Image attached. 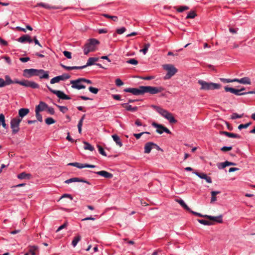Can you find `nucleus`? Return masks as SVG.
Instances as JSON below:
<instances>
[{
	"label": "nucleus",
	"mask_w": 255,
	"mask_h": 255,
	"mask_svg": "<svg viewBox=\"0 0 255 255\" xmlns=\"http://www.w3.org/2000/svg\"><path fill=\"white\" fill-rule=\"evenodd\" d=\"M152 107L159 114L168 120L171 124H175L177 123V120H175L172 114L167 110L156 106H153Z\"/></svg>",
	"instance_id": "1"
},
{
	"label": "nucleus",
	"mask_w": 255,
	"mask_h": 255,
	"mask_svg": "<svg viewBox=\"0 0 255 255\" xmlns=\"http://www.w3.org/2000/svg\"><path fill=\"white\" fill-rule=\"evenodd\" d=\"M198 83L201 85L200 90H213L219 89L221 87V85L212 82H207L202 80H199Z\"/></svg>",
	"instance_id": "2"
},
{
	"label": "nucleus",
	"mask_w": 255,
	"mask_h": 255,
	"mask_svg": "<svg viewBox=\"0 0 255 255\" xmlns=\"http://www.w3.org/2000/svg\"><path fill=\"white\" fill-rule=\"evenodd\" d=\"M100 42L96 39L92 38L89 40V42L87 43L84 49V53L85 55H87L90 52L95 50L96 46L98 45Z\"/></svg>",
	"instance_id": "3"
},
{
	"label": "nucleus",
	"mask_w": 255,
	"mask_h": 255,
	"mask_svg": "<svg viewBox=\"0 0 255 255\" xmlns=\"http://www.w3.org/2000/svg\"><path fill=\"white\" fill-rule=\"evenodd\" d=\"M142 94L149 93L150 94H155L164 91V89L162 87H151L141 86Z\"/></svg>",
	"instance_id": "4"
},
{
	"label": "nucleus",
	"mask_w": 255,
	"mask_h": 255,
	"mask_svg": "<svg viewBox=\"0 0 255 255\" xmlns=\"http://www.w3.org/2000/svg\"><path fill=\"white\" fill-rule=\"evenodd\" d=\"M163 68L167 71V73L164 77V79H170L177 72V69L172 64L164 65Z\"/></svg>",
	"instance_id": "5"
},
{
	"label": "nucleus",
	"mask_w": 255,
	"mask_h": 255,
	"mask_svg": "<svg viewBox=\"0 0 255 255\" xmlns=\"http://www.w3.org/2000/svg\"><path fill=\"white\" fill-rule=\"evenodd\" d=\"M21 119L19 118H13L10 122V128L12 129L13 134L16 133L19 130V124L21 122Z\"/></svg>",
	"instance_id": "6"
},
{
	"label": "nucleus",
	"mask_w": 255,
	"mask_h": 255,
	"mask_svg": "<svg viewBox=\"0 0 255 255\" xmlns=\"http://www.w3.org/2000/svg\"><path fill=\"white\" fill-rule=\"evenodd\" d=\"M84 82L82 81V78H78L75 80H71L70 84L72 88L80 90L85 89L86 86L83 84Z\"/></svg>",
	"instance_id": "7"
},
{
	"label": "nucleus",
	"mask_w": 255,
	"mask_h": 255,
	"mask_svg": "<svg viewBox=\"0 0 255 255\" xmlns=\"http://www.w3.org/2000/svg\"><path fill=\"white\" fill-rule=\"evenodd\" d=\"M47 87L48 90L52 92L53 94H55L59 98L62 100H69L70 97L66 95L63 92L58 90H55L52 89L50 87L47 85Z\"/></svg>",
	"instance_id": "8"
},
{
	"label": "nucleus",
	"mask_w": 255,
	"mask_h": 255,
	"mask_svg": "<svg viewBox=\"0 0 255 255\" xmlns=\"http://www.w3.org/2000/svg\"><path fill=\"white\" fill-rule=\"evenodd\" d=\"M21 85L25 87H30L32 89H38L39 87V85L37 83L27 80H22Z\"/></svg>",
	"instance_id": "9"
},
{
	"label": "nucleus",
	"mask_w": 255,
	"mask_h": 255,
	"mask_svg": "<svg viewBox=\"0 0 255 255\" xmlns=\"http://www.w3.org/2000/svg\"><path fill=\"white\" fill-rule=\"evenodd\" d=\"M70 76L67 74H63L62 75L54 77L50 80V83L51 84L58 83L60 81H64L65 80L69 79Z\"/></svg>",
	"instance_id": "10"
},
{
	"label": "nucleus",
	"mask_w": 255,
	"mask_h": 255,
	"mask_svg": "<svg viewBox=\"0 0 255 255\" xmlns=\"http://www.w3.org/2000/svg\"><path fill=\"white\" fill-rule=\"evenodd\" d=\"M125 92L131 93L134 95H142V91L141 89V86H139L138 88H128L125 89L124 90Z\"/></svg>",
	"instance_id": "11"
},
{
	"label": "nucleus",
	"mask_w": 255,
	"mask_h": 255,
	"mask_svg": "<svg viewBox=\"0 0 255 255\" xmlns=\"http://www.w3.org/2000/svg\"><path fill=\"white\" fill-rule=\"evenodd\" d=\"M38 69H25L23 70V75L27 78H30L33 76H36Z\"/></svg>",
	"instance_id": "12"
},
{
	"label": "nucleus",
	"mask_w": 255,
	"mask_h": 255,
	"mask_svg": "<svg viewBox=\"0 0 255 255\" xmlns=\"http://www.w3.org/2000/svg\"><path fill=\"white\" fill-rule=\"evenodd\" d=\"M68 165L73 166L76 167L78 168H83L85 167H89V168H95L96 167L94 165H91L88 164H82L78 162H73L69 163L68 164Z\"/></svg>",
	"instance_id": "13"
},
{
	"label": "nucleus",
	"mask_w": 255,
	"mask_h": 255,
	"mask_svg": "<svg viewBox=\"0 0 255 255\" xmlns=\"http://www.w3.org/2000/svg\"><path fill=\"white\" fill-rule=\"evenodd\" d=\"M4 78L5 80L0 78V88L11 84V79L8 75L5 76Z\"/></svg>",
	"instance_id": "14"
},
{
	"label": "nucleus",
	"mask_w": 255,
	"mask_h": 255,
	"mask_svg": "<svg viewBox=\"0 0 255 255\" xmlns=\"http://www.w3.org/2000/svg\"><path fill=\"white\" fill-rule=\"evenodd\" d=\"M36 76H38L40 79H48L49 77V72L44 71L43 69H38Z\"/></svg>",
	"instance_id": "15"
},
{
	"label": "nucleus",
	"mask_w": 255,
	"mask_h": 255,
	"mask_svg": "<svg viewBox=\"0 0 255 255\" xmlns=\"http://www.w3.org/2000/svg\"><path fill=\"white\" fill-rule=\"evenodd\" d=\"M193 173L198 176L199 178L206 180L207 182L209 183H212L211 178L210 177L208 176L206 174L203 173H199L197 171L193 172Z\"/></svg>",
	"instance_id": "16"
},
{
	"label": "nucleus",
	"mask_w": 255,
	"mask_h": 255,
	"mask_svg": "<svg viewBox=\"0 0 255 255\" xmlns=\"http://www.w3.org/2000/svg\"><path fill=\"white\" fill-rule=\"evenodd\" d=\"M17 40L20 43L28 42L30 43L32 42V39L31 38V37L29 35L26 34L23 35L18 38Z\"/></svg>",
	"instance_id": "17"
},
{
	"label": "nucleus",
	"mask_w": 255,
	"mask_h": 255,
	"mask_svg": "<svg viewBox=\"0 0 255 255\" xmlns=\"http://www.w3.org/2000/svg\"><path fill=\"white\" fill-rule=\"evenodd\" d=\"M204 216L205 218H206L211 221L216 222L219 223H222L223 222L222 215L214 217V216H209V215H205Z\"/></svg>",
	"instance_id": "18"
},
{
	"label": "nucleus",
	"mask_w": 255,
	"mask_h": 255,
	"mask_svg": "<svg viewBox=\"0 0 255 255\" xmlns=\"http://www.w3.org/2000/svg\"><path fill=\"white\" fill-rule=\"evenodd\" d=\"M95 173L107 179H110L113 177V175L112 173L105 170L97 171Z\"/></svg>",
	"instance_id": "19"
},
{
	"label": "nucleus",
	"mask_w": 255,
	"mask_h": 255,
	"mask_svg": "<svg viewBox=\"0 0 255 255\" xmlns=\"http://www.w3.org/2000/svg\"><path fill=\"white\" fill-rule=\"evenodd\" d=\"M152 126L155 128H160L163 130V132L164 131L167 133H171V131L166 127L162 125L158 124L155 122L152 123Z\"/></svg>",
	"instance_id": "20"
},
{
	"label": "nucleus",
	"mask_w": 255,
	"mask_h": 255,
	"mask_svg": "<svg viewBox=\"0 0 255 255\" xmlns=\"http://www.w3.org/2000/svg\"><path fill=\"white\" fill-rule=\"evenodd\" d=\"M220 133L221 134H224V135H225L229 137H232V138H241V136L239 135V134H236V133H231V132H227V131H221L220 132Z\"/></svg>",
	"instance_id": "21"
},
{
	"label": "nucleus",
	"mask_w": 255,
	"mask_h": 255,
	"mask_svg": "<svg viewBox=\"0 0 255 255\" xmlns=\"http://www.w3.org/2000/svg\"><path fill=\"white\" fill-rule=\"evenodd\" d=\"M29 112L28 109L21 108L18 111V117L20 119H22L24 116L27 115Z\"/></svg>",
	"instance_id": "22"
},
{
	"label": "nucleus",
	"mask_w": 255,
	"mask_h": 255,
	"mask_svg": "<svg viewBox=\"0 0 255 255\" xmlns=\"http://www.w3.org/2000/svg\"><path fill=\"white\" fill-rule=\"evenodd\" d=\"M48 108V105L44 102H40L39 104L36 106L35 110H37L38 112H41L45 110Z\"/></svg>",
	"instance_id": "23"
},
{
	"label": "nucleus",
	"mask_w": 255,
	"mask_h": 255,
	"mask_svg": "<svg viewBox=\"0 0 255 255\" xmlns=\"http://www.w3.org/2000/svg\"><path fill=\"white\" fill-rule=\"evenodd\" d=\"M36 6H41L46 9H58V7L56 6H52L49 4L43 3V2H39L37 3Z\"/></svg>",
	"instance_id": "24"
},
{
	"label": "nucleus",
	"mask_w": 255,
	"mask_h": 255,
	"mask_svg": "<svg viewBox=\"0 0 255 255\" xmlns=\"http://www.w3.org/2000/svg\"><path fill=\"white\" fill-rule=\"evenodd\" d=\"M152 148H153V142H147L145 144L144 146V152L145 153H149L150 152Z\"/></svg>",
	"instance_id": "25"
},
{
	"label": "nucleus",
	"mask_w": 255,
	"mask_h": 255,
	"mask_svg": "<svg viewBox=\"0 0 255 255\" xmlns=\"http://www.w3.org/2000/svg\"><path fill=\"white\" fill-rule=\"evenodd\" d=\"M29 253L31 255H37L38 253V248L37 246H33L29 247Z\"/></svg>",
	"instance_id": "26"
},
{
	"label": "nucleus",
	"mask_w": 255,
	"mask_h": 255,
	"mask_svg": "<svg viewBox=\"0 0 255 255\" xmlns=\"http://www.w3.org/2000/svg\"><path fill=\"white\" fill-rule=\"evenodd\" d=\"M99 58L98 57H90L88 59L86 64L85 65V67L91 66L94 64L95 62L98 61Z\"/></svg>",
	"instance_id": "27"
},
{
	"label": "nucleus",
	"mask_w": 255,
	"mask_h": 255,
	"mask_svg": "<svg viewBox=\"0 0 255 255\" xmlns=\"http://www.w3.org/2000/svg\"><path fill=\"white\" fill-rule=\"evenodd\" d=\"M112 138L114 141L116 143V144L119 145L120 147L122 146L123 143L121 141V140L120 137L117 134H113L112 136Z\"/></svg>",
	"instance_id": "28"
},
{
	"label": "nucleus",
	"mask_w": 255,
	"mask_h": 255,
	"mask_svg": "<svg viewBox=\"0 0 255 255\" xmlns=\"http://www.w3.org/2000/svg\"><path fill=\"white\" fill-rule=\"evenodd\" d=\"M176 202L178 203L183 208L187 211H190V208L185 204L182 199H176Z\"/></svg>",
	"instance_id": "29"
},
{
	"label": "nucleus",
	"mask_w": 255,
	"mask_h": 255,
	"mask_svg": "<svg viewBox=\"0 0 255 255\" xmlns=\"http://www.w3.org/2000/svg\"><path fill=\"white\" fill-rule=\"evenodd\" d=\"M31 177V174L26 173L25 172H22L17 175L18 178L20 179H29Z\"/></svg>",
	"instance_id": "30"
},
{
	"label": "nucleus",
	"mask_w": 255,
	"mask_h": 255,
	"mask_svg": "<svg viewBox=\"0 0 255 255\" xmlns=\"http://www.w3.org/2000/svg\"><path fill=\"white\" fill-rule=\"evenodd\" d=\"M83 143L85 145L84 147L85 150H89L91 151H93L94 150V147L88 142L84 141Z\"/></svg>",
	"instance_id": "31"
},
{
	"label": "nucleus",
	"mask_w": 255,
	"mask_h": 255,
	"mask_svg": "<svg viewBox=\"0 0 255 255\" xmlns=\"http://www.w3.org/2000/svg\"><path fill=\"white\" fill-rule=\"evenodd\" d=\"M221 193L220 191H212L211 203H213L217 200L216 195Z\"/></svg>",
	"instance_id": "32"
},
{
	"label": "nucleus",
	"mask_w": 255,
	"mask_h": 255,
	"mask_svg": "<svg viewBox=\"0 0 255 255\" xmlns=\"http://www.w3.org/2000/svg\"><path fill=\"white\" fill-rule=\"evenodd\" d=\"M239 83L243 84H251V81L248 77H244L240 79Z\"/></svg>",
	"instance_id": "33"
},
{
	"label": "nucleus",
	"mask_w": 255,
	"mask_h": 255,
	"mask_svg": "<svg viewBox=\"0 0 255 255\" xmlns=\"http://www.w3.org/2000/svg\"><path fill=\"white\" fill-rule=\"evenodd\" d=\"M175 8L176 10L179 12H182L185 10H188L189 9V7L187 6H181L180 7H175Z\"/></svg>",
	"instance_id": "34"
},
{
	"label": "nucleus",
	"mask_w": 255,
	"mask_h": 255,
	"mask_svg": "<svg viewBox=\"0 0 255 255\" xmlns=\"http://www.w3.org/2000/svg\"><path fill=\"white\" fill-rule=\"evenodd\" d=\"M81 239V236L79 235L74 237L73 240L72 242V245L73 246L75 247L77 245V243L80 241Z\"/></svg>",
	"instance_id": "35"
},
{
	"label": "nucleus",
	"mask_w": 255,
	"mask_h": 255,
	"mask_svg": "<svg viewBox=\"0 0 255 255\" xmlns=\"http://www.w3.org/2000/svg\"><path fill=\"white\" fill-rule=\"evenodd\" d=\"M150 46V44L149 43L145 44L144 45L143 48L142 49L140 50L139 51L142 52L144 55L146 54Z\"/></svg>",
	"instance_id": "36"
},
{
	"label": "nucleus",
	"mask_w": 255,
	"mask_h": 255,
	"mask_svg": "<svg viewBox=\"0 0 255 255\" xmlns=\"http://www.w3.org/2000/svg\"><path fill=\"white\" fill-rule=\"evenodd\" d=\"M102 15L106 18L111 19L114 21H117L118 20V18L117 16H112V15H110L108 14H103Z\"/></svg>",
	"instance_id": "37"
},
{
	"label": "nucleus",
	"mask_w": 255,
	"mask_h": 255,
	"mask_svg": "<svg viewBox=\"0 0 255 255\" xmlns=\"http://www.w3.org/2000/svg\"><path fill=\"white\" fill-rule=\"evenodd\" d=\"M198 221L200 223H201L203 225H211L213 224L211 222L207 221V220H205L198 219Z\"/></svg>",
	"instance_id": "38"
},
{
	"label": "nucleus",
	"mask_w": 255,
	"mask_h": 255,
	"mask_svg": "<svg viewBox=\"0 0 255 255\" xmlns=\"http://www.w3.org/2000/svg\"><path fill=\"white\" fill-rule=\"evenodd\" d=\"M56 121L52 118H48L45 119V123L48 125H52L54 124Z\"/></svg>",
	"instance_id": "39"
},
{
	"label": "nucleus",
	"mask_w": 255,
	"mask_h": 255,
	"mask_svg": "<svg viewBox=\"0 0 255 255\" xmlns=\"http://www.w3.org/2000/svg\"><path fill=\"white\" fill-rule=\"evenodd\" d=\"M196 15L197 14L195 13V11H191L188 13V15L186 16V18H194Z\"/></svg>",
	"instance_id": "40"
},
{
	"label": "nucleus",
	"mask_w": 255,
	"mask_h": 255,
	"mask_svg": "<svg viewBox=\"0 0 255 255\" xmlns=\"http://www.w3.org/2000/svg\"><path fill=\"white\" fill-rule=\"evenodd\" d=\"M56 106L58 108L59 110L63 113H66L68 110V108L65 106H61L58 105H56Z\"/></svg>",
	"instance_id": "41"
},
{
	"label": "nucleus",
	"mask_w": 255,
	"mask_h": 255,
	"mask_svg": "<svg viewBox=\"0 0 255 255\" xmlns=\"http://www.w3.org/2000/svg\"><path fill=\"white\" fill-rule=\"evenodd\" d=\"M251 125V123H248L246 124H241L238 126V129L241 130L242 128H247Z\"/></svg>",
	"instance_id": "42"
},
{
	"label": "nucleus",
	"mask_w": 255,
	"mask_h": 255,
	"mask_svg": "<svg viewBox=\"0 0 255 255\" xmlns=\"http://www.w3.org/2000/svg\"><path fill=\"white\" fill-rule=\"evenodd\" d=\"M127 63L134 65H136L138 64V61L135 59H130L127 61Z\"/></svg>",
	"instance_id": "43"
},
{
	"label": "nucleus",
	"mask_w": 255,
	"mask_h": 255,
	"mask_svg": "<svg viewBox=\"0 0 255 255\" xmlns=\"http://www.w3.org/2000/svg\"><path fill=\"white\" fill-rule=\"evenodd\" d=\"M144 134H150V133L149 132H140L139 133H134L133 134V136L137 139H139L141 136Z\"/></svg>",
	"instance_id": "44"
},
{
	"label": "nucleus",
	"mask_w": 255,
	"mask_h": 255,
	"mask_svg": "<svg viewBox=\"0 0 255 255\" xmlns=\"http://www.w3.org/2000/svg\"><path fill=\"white\" fill-rule=\"evenodd\" d=\"M35 116L36 117L37 120L39 121L40 122H42V117L41 115L39 114V112H38L37 110H35Z\"/></svg>",
	"instance_id": "45"
},
{
	"label": "nucleus",
	"mask_w": 255,
	"mask_h": 255,
	"mask_svg": "<svg viewBox=\"0 0 255 255\" xmlns=\"http://www.w3.org/2000/svg\"><path fill=\"white\" fill-rule=\"evenodd\" d=\"M97 147L98 148V150L100 154H101L103 156H107L106 152L104 151L103 148L101 146L98 145Z\"/></svg>",
	"instance_id": "46"
},
{
	"label": "nucleus",
	"mask_w": 255,
	"mask_h": 255,
	"mask_svg": "<svg viewBox=\"0 0 255 255\" xmlns=\"http://www.w3.org/2000/svg\"><path fill=\"white\" fill-rule=\"evenodd\" d=\"M68 226V222L67 221H66L63 225H62L61 226H60L58 229L56 231V232H58L59 231H60V230L66 228V227Z\"/></svg>",
	"instance_id": "47"
},
{
	"label": "nucleus",
	"mask_w": 255,
	"mask_h": 255,
	"mask_svg": "<svg viewBox=\"0 0 255 255\" xmlns=\"http://www.w3.org/2000/svg\"><path fill=\"white\" fill-rule=\"evenodd\" d=\"M126 30V28L125 27H122L120 28H118L116 30V32L119 34H122L124 33Z\"/></svg>",
	"instance_id": "48"
},
{
	"label": "nucleus",
	"mask_w": 255,
	"mask_h": 255,
	"mask_svg": "<svg viewBox=\"0 0 255 255\" xmlns=\"http://www.w3.org/2000/svg\"><path fill=\"white\" fill-rule=\"evenodd\" d=\"M89 90L93 94H96L98 93V91H99V89L98 88H94V87H90L89 88Z\"/></svg>",
	"instance_id": "49"
},
{
	"label": "nucleus",
	"mask_w": 255,
	"mask_h": 255,
	"mask_svg": "<svg viewBox=\"0 0 255 255\" xmlns=\"http://www.w3.org/2000/svg\"><path fill=\"white\" fill-rule=\"evenodd\" d=\"M83 121H82V120H80V121L78 122V125H77L78 128V132L80 133H81V131H82V127L83 125Z\"/></svg>",
	"instance_id": "50"
},
{
	"label": "nucleus",
	"mask_w": 255,
	"mask_h": 255,
	"mask_svg": "<svg viewBox=\"0 0 255 255\" xmlns=\"http://www.w3.org/2000/svg\"><path fill=\"white\" fill-rule=\"evenodd\" d=\"M217 166L219 169H223L227 166L226 162L219 163L217 164Z\"/></svg>",
	"instance_id": "51"
},
{
	"label": "nucleus",
	"mask_w": 255,
	"mask_h": 255,
	"mask_svg": "<svg viewBox=\"0 0 255 255\" xmlns=\"http://www.w3.org/2000/svg\"><path fill=\"white\" fill-rule=\"evenodd\" d=\"M77 180H78V178L75 177V178H72L69 179L68 180H66L64 181V182L65 183L69 184V183H72L73 182H77Z\"/></svg>",
	"instance_id": "52"
},
{
	"label": "nucleus",
	"mask_w": 255,
	"mask_h": 255,
	"mask_svg": "<svg viewBox=\"0 0 255 255\" xmlns=\"http://www.w3.org/2000/svg\"><path fill=\"white\" fill-rule=\"evenodd\" d=\"M232 149V146H223L221 148V150L224 152L230 151Z\"/></svg>",
	"instance_id": "53"
},
{
	"label": "nucleus",
	"mask_w": 255,
	"mask_h": 255,
	"mask_svg": "<svg viewBox=\"0 0 255 255\" xmlns=\"http://www.w3.org/2000/svg\"><path fill=\"white\" fill-rule=\"evenodd\" d=\"M137 107H132L131 105H128V107H127V110L131 112H135L137 110Z\"/></svg>",
	"instance_id": "54"
},
{
	"label": "nucleus",
	"mask_w": 255,
	"mask_h": 255,
	"mask_svg": "<svg viewBox=\"0 0 255 255\" xmlns=\"http://www.w3.org/2000/svg\"><path fill=\"white\" fill-rule=\"evenodd\" d=\"M64 55L68 59H71L72 58L71 53L70 52L67 51H64L63 52Z\"/></svg>",
	"instance_id": "55"
},
{
	"label": "nucleus",
	"mask_w": 255,
	"mask_h": 255,
	"mask_svg": "<svg viewBox=\"0 0 255 255\" xmlns=\"http://www.w3.org/2000/svg\"><path fill=\"white\" fill-rule=\"evenodd\" d=\"M243 115H239L237 113H233L231 119H236L238 118H241L243 117Z\"/></svg>",
	"instance_id": "56"
},
{
	"label": "nucleus",
	"mask_w": 255,
	"mask_h": 255,
	"mask_svg": "<svg viewBox=\"0 0 255 255\" xmlns=\"http://www.w3.org/2000/svg\"><path fill=\"white\" fill-rule=\"evenodd\" d=\"M233 94H234L235 95H237V96H242V95H246V93H240L239 89H234Z\"/></svg>",
	"instance_id": "57"
},
{
	"label": "nucleus",
	"mask_w": 255,
	"mask_h": 255,
	"mask_svg": "<svg viewBox=\"0 0 255 255\" xmlns=\"http://www.w3.org/2000/svg\"><path fill=\"white\" fill-rule=\"evenodd\" d=\"M116 84L118 86H121L124 85V82L120 79H117L115 81Z\"/></svg>",
	"instance_id": "58"
},
{
	"label": "nucleus",
	"mask_w": 255,
	"mask_h": 255,
	"mask_svg": "<svg viewBox=\"0 0 255 255\" xmlns=\"http://www.w3.org/2000/svg\"><path fill=\"white\" fill-rule=\"evenodd\" d=\"M234 89H235L233 88L228 87L227 86L225 87V90L226 92H231V93H232L233 94L234 93Z\"/></svg>",
	"instance_id": "59"
},
{
	"label": "nucleus",
	"mask_w": 255,
	"mask_h": 255,
	"mask_svg": "<svg viewBox=\"0 0 255 255\" xmlns=\"http://www.w3.org/2000/svg\"><path fill=\"white\" fill-rule=\"evenodd\" d=\"M48 112L51 115H54V109L51 107L47 108Z\"/></svg>",
	"instance_id": "60"
},
{
	"label": "nucleus",
	"mask_w": 255,
	"mask_h": 255,
	"mask_svg": "<svg viewBox=\"0 0 255 255\" xmlns=\"http://www.w3.org/2000/svg\"><path fill=\"white\" fill-rule=\"evenodd\" d=\"M60 65L62 67H63V68H64L65 69H66L67 70H73L72 66H71H71H67L62 64H61Z\"/></svg>",
	"instance_id": "61"
},
{
	"label": "nucleus",
	"mask_w": 255,
	"mask_h": 255,
	"mask_svg": "<svg viewBox=\"0 0 255 255\" xmlns=\"http://www.w3.org/2000/svg\"><path fill=\"white\" fill-rule=\"evenodd\" d=\"M29 58L28 57H21L19 58V60L20 61L22 62H27L29 60Z\"/></svg>",
	"instance_id": "62"
},
{
	"label": "nucleus",
	"mask_w": 255,
	"mask_h": 255,
	"mask_svg": "<svg viewBox=\"0 0 255 255\" xmlns=\"http://www.w3.org/2000/svg\"><path fill=\"white\" fill-rule=\"evenodd\" d=\"M65 197L69 198L70 200H71L73 199V197H72V196L71 195H70V194H65L61 196V198H60V199H62V198H65Z\"/></svg>",
	"instance_id": "63"
},
{
	"label": "nucleus",
	"mask_w": 255,
	"mask_h": 255,
	"mask_svg": "<svg viewBox=\"0 0 255 255\" xmlns=\"http://www.w3.org/2000/svg\"><path fill=\"white\" fill-rule=\"evenodd\" d=\"M220 80L224 83L231 82V79H230L220 78Z\"/></svg>",
	"instance_id": "64"
}]
</instances>
